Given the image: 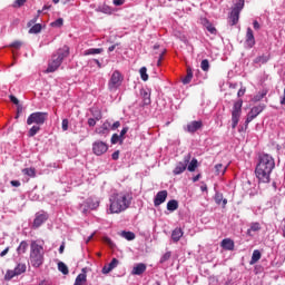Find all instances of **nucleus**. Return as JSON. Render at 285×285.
I'll return each instance as SVG.
<instances>
[{
    "instance_id": "f257e3e1",
    "label": "nucleus",
    "mask_w": 285,
    "mask_h": 285,
    "mask_svg": "<svg viewBox=\"0 0 285 285\" xmlns=\"http://www.w3.org/2000/svg\"><path fill=\"white\" fill-rule=\"evenodd\" d=\"M132 204V194L128 191H116L109 197V215H119L130 208Z\"/></svg>"
},
{
    "instance_id": "f03ea898",
    "label": "nucleus",
    "mask_w": 285,
    "mask_h": 285,
    "mask_svg": "<svg viewBox=\"0 0 285 285\" xmlns=\"http://www.w3.org/2000/svg\"><path fill=\"white\" fill-rule=\"evenodd\" d=\"M275 169V159L268 154H264L259 157V161L256 166L255 173L258 181L268 184L271 181V173Z\"/></svg>"
},
{
    "instance_id": "7ed1b4c3",
    "label": "nucleus",
    "mask_w": 285,
    "mask_h": 285,
    "mask_svg": "<svg viewBox=\"0 0 285 285\" xmlns=\"http://www.w3.org/2000/svg\"><path fill=\"white\" fill-rule=\"evenodd\" d=\"M70 55V48L68 46H63L58 49L56 53L52 55L51 60L48 63V68L45 72H57L61 63H63V59Z\"/></svg>"
},
{
    "instance_id": "20e7f679",
    "label": "nucleus",
    "mask_w": 285,
    "mask_h": 285,
    "mask_svg": "<svg viewBox=\"0 0 285 285\" xmlns=\"http://www.w3.org/2000/svg\"><path fill=\"white\" fill-rule=\"evenodd\" d=\"M43 246L37 244V240H32L30 244V264L33 268H39L43 265Z\"/></svg>"
},
{
    "instance_id": "39448f33",
    "label": "nucleus",
    "mask_w": 285,
    "mask_h": 285,
    "mask_svg": "<svg viewBox=\"0 0 285 285\" xmlns=\"http://www.w3.org/2000/svg\"><path fill=\"white\" fill-rule=\"evenodd\" d=\"M244 6H245L244 0H237V2L234 4L228 16L229 26H237V23H239V14L242 10H244Z\"/></svg>"
},
{
    "instance_id": "423d86ee",
    "label": "nucleus",
    "mask_w": 285,
    "mask_h": 285,
    "mask_svg": "<svg viewBox=\"0 0 285 285\" xmlns=\"http://www.w3.org/2000/svg\"><path fill=\"white\" fill-rule=\"evenodd\" d=\"M48 121V112L46 111H36L32 112L28 118H27V126H43Z\"/></svg>"
},
{
    "instance_id": "0eeeda50",
    "label": "nucleus",
    "mask_w": 285,
    "mask_h": 285,
    "mask_svg": "<svg viewBox=\"0 0 285 285\" xmlns=\"http://www.w3.org/2000/svg\"><path fill=\"white\" fill-rule=\"evenodd\" d=\"M242 106H244V101L237 100L232 109V128L235 130L237 128V124H239V119L242 117Z\"/></svg>"
},
{
    "instance_id": "6e6552de",
    "label": "nucleus",
    "mask_w": 285,
    "mask_h": 285,
    "mask_svg": "<svg viewBox=\"0 0 285 285\" xmlns=\"http://www.w3.org/2000/svg\"><path fill=\"white\" fill-rule=\"evenodd\" d=\"M121 83H124V75H121L119 70H115L109 79L108 89L111 92H115V90H117Z\"/></svg>"
},
{
    "instance_id": "1a4fd4ad",
    "label": "nucleus",
    "mask_w": 285,
    "mask_h": 285,
    "mask_svg": "<svg viewBox=\"0 0 285 285\" xmlns=\"http://www.w3.org/2000/svg\"><path fill=\"white\" fill-rule=\"evenodd\" d=\"M26 263H18L14 269H8L4 279L6 282H10V279H14V277H19V275H23L27 271Z\"/></svg>"
},
{
    "instance_id": "9d476101",
    "label": "nucleus",
    "mask_w": 285,
    "mask_h": 285,
    "mask_svg": "<svg viewBox=\"0 0 285 285\" xmlns=\"http://www.w3.org/2000/svg\"><path fill=\"white\" fill-rule=\"evenodd\" d=\"M92 153L97 155V157H101V155H106L108 153V144L97 140L92 144Z\"/></svg>"
},
{
    "instance_id": "9b49d317",
    "label": "nucleus",
    "mask_w": 285,
    "mask_h": 285,
    "mask_svg": "<svg viewBox=\"0 0 285 285\" xmlns=\"http://www.w3.org/2000/svg\"><path fill=\"white\" fill-rule=\"evenodd\" d=\"M188 164H190V155H187L183 161L176 164L173 170L174 175H181V173H185L186 168H188Z\"/></svg>"
},
{
    "instance_id": "f8f14e48",
    "label": "nucleus",
    "mask_w": 285,
    "mask_h": 285,
    "mask_svg": "<svg viewBox=\"0 0 285 285\" xmlns=\"http://www.w3.org/2000/svg\"><path fill=\"white\" fill-rule=\"evenodd\" d=\"M263 111H264V107H262V106L253 107L247 115V119L245 121L246 126H248L250 124V121H253V119H255Z\"/></svg>"
},
{
    "instance_id": "ddd939ff",
    "label": "nucleus",
    "mask_w": 285,
    "mask_h": 285,
    "mask_svg": "<svg viewBox=\"0 0 285 285\" xmlns=\"http://www.w3.org/2000/svg\"><path fill=\"white\" fill-rule=\"evenodd\" d=\"M168 198V191L167 190H160L157 193L155 199H154V206H161L164 202Z\"/></svg>"
},
{
    "instance_id": "4468645a",
    "label": "nucleus",
    "mask_w": 285,
    "mask_h": 285,
    "mask_svg": "<svg viewBox=\"0 0 285 285\" xmlns=\"http://www.w3.org/2000/svg\"><path fill=\"white\" fill-rule=\"evenodd\" d=\"M45 222H48V214H36V218L33 219V228H39Z\"/></svg>"
},
{
    "instance_id": "2eb2a0df",
    "label": "nucleus",
    "mask_w": 285,
    "mask_h": 285,
    "mask_svg": "<svg viewBox=\"0 0 285 285\" xmlns=\"http://www.w3.org/2000/svg\"><path fill=\"white\" fill-rule=\"evenodd\" d=\"M245 43L247 48H253L255 46V35L253 33V29L250 28H247Z\"/></svg>"
},
{
    "instance_id": "dca6fc26",
    "label": "nucleus",
    "mask_w": 285,
    "mask_h": 285,
    "mask_svg": "<svg viewBox=\"0 0 285 285\" xmlns=\"http://www.w3.org/2000/svg\"><path fill=\"white\" fill-rule=\"evenodd\" d=\"M202 126H204L202 120H194L187 125V132H197Z\"/></svg>"
},
{
    "instance_id": "f3484780",
    "label": "nucleus",
    "mask_w": 285,
    "mask_h": 285,
    "mask_svg": "<svg viewBox=\"0 0 285 285\" xmlns=\"http://www.w3.org/2000/svg\"><path fill=\"white\" fill-rule=\"evenodd\" d=\"M220 246L224 250H235V242L230 238H224Z\"/></svg>"
},
{
    "instance_id": "a211bd4d",
    "label": "nucleus",
    "mask_w": 285,
    "mask_h": 285,
    "mask_svg": "<svg viewBox=\"0 0 285 285\" xmlns=\"http://www.w3.org/2000/svg\"><path fill=\"white\" fill-rule=\"evenodd\" d=\"M181 237H184V230L180 227H176L173 232H171V239L175 244H177V242H179V239H181Z\"/></svg>"
},
{
    "instance_id": "6ab92c4d",
    "label": "nucleus",
    "mask_w": 285,
    "mask_h": 285,
    "mask_svg": "<svg viewBox=\"0 0 285 285\" xmlns=\"http://www.w3.org/2000/svg\"><path fill=\"white\" fill-rule=\"evenodd\" d=\"M146 264L139 263L132 268L131 275H144V273H146Z\"/></svg>"
},
{
    "instance_id": "aec40b11",
    "label": "nucleus",
    "mask_w": 285,
    "mask_h": 285,
    "mask_svg": "<svg viewBox=\"0 0 285 285\" xmlns=\"http://www.w3.org/2000/svg\"><path fill=\"white\" fill-rule=\"evenodd\" d=\"M215 203H216L218 206H223V208H226V204H228V199L224 198V195H223V194L217 193V194L215 195Z\"/></svg>"
},
{
    "instance_id": "412c9836",
    "label": "nucleus",
    "mask_w": 285,
    "mask_h": 285,
    "mask_svg": "<svg viewBox=\"0 0 285 285\" xmlns=\"http://www.w3.org/2000/svg\"><path fill=\"white\" fill-rule=\"evenodd\" d=\"M262 230V225L259 223H252L250 228L247 229V235L253 237V233Z\"/></svg>"
},
{
    "instance_id": "4be33fe9",
    "label": "nucleus",
    "mask_w": 285,
    "mask_h": 285,
    "mask_svg": "<svg viewBox=\"0 0 285 285\" xmlns=\"http://www.w3.org/2000/svg\"><path fill=\"white\" fill-rule=\"evenodd\" d=\"M110 128V122L109 121H105L100 128L96 129V132L98 135H106L109 131Z\"/></svg>"
},
{
    "instance_id": "5701e85b",
    "label": "nucleus",
    "mask_w": 285,
    "mask_h": 285,
    "mask_svg": "<svg viewBox=\"0 0 285 285\" xmlns=\"http://www.w3.org/2000/svg\"><path fill=\"white\" fill-rule=\"evenodd\" d=\"M266 95H268V90L263 89V90L258 91V94L256 96L253 97L252 101L257 104V101H262L264 99V97H266Z\"/></svg>"
},
{
    "instance_id": "b1692460",
    "label": "nucleus",
    "mask_w": 285,
    "mask_h": 285,
    "mask_svg": "<svg viewBox=\"0 0 285 285\" xmlns=\"http://www.w3.org/2000/svg\"><path fill=\"white\" fill-rule=\"evenodd\" d=\"M101 119V111H98L97 115H95V118H89L88 119V126L91 128H95L97 126V121H100Z\"/></svg>"
},
{
    "instance_id": "393cba45",
    "label": "nucleus",
    "mask_w": 285,
    "mask_h": 285,
    "mask_svg": "<svg viewBox=\"0 0 285 285\" xmlns=\"http://www.w3.org/2000/svg\"><path fill=\"white\" fill-rule=\"evenodd\" d=\"M177 208H179V202L176 199H171L167 203V210H170V213H174Z\"/></svg>"
},
{
    "instance_id": "a878e982",
    "label": "nucleus",
    "mask_w": 285,
    "mask_h": 285,
    "mask_svg": "<svg viewBox=\"0 0 285 285\" xmlns=\"http://www.w3.org/2000/svg\"><path fill=\"white\" fill-rule=\"evenodd\" d=\"M27 250H28V242L22 240L17 248V253H18V255H24V253H27Z\"/></svg>"
},
{
    "instance_id": "bb28decb",
    "label": "nucleus",
    "mask_w": 285,
    "mask_h": 285,
    "mask_svg": "<svg viewBox=\"0 0 285 285\" xmlns=\"http://www.w3.org/2000/svg\"><path fill=\"white\" fill-rule=\"evenodd\" d=\"M120 237H124V239H127V242H132V239H135L136 235L132 232L122 230V232H120Z\"/></svg>"
},
{
    "instance_id": "cd10ccee",
    "label": "nucleus",
    "mask_w": 285,
    "mask_h": 285,
    "mask_svg": "<svg viewBox=\"0 0 285 285\" xmlns=\"http://www.w3.org/2000/svg\"><path fill=\"white\" fill-rule=\"evenodd\" d=\"M193 81V69L190 67L187 68V75L183 78V83L186 86Z\"/></svg>"
},
{
    "instance_id": "c85d7f7f",
    "label": "nucleus",
    "mask_w": 285,
    "mask_h": 285,
    "mask_svg": "<svg viewBox=\"0 0 285 285\" xmlns=\"http://www.w3.org/2000/svg\"><path fill=\"white\" fill-rule=\"evenodd\" d=\"M227 168L228 167L224 166L223 164H217L215 166V173H216V175H224L226 173Z\"/></svg>"
},
{
    "instance_id": "c756f323",
    "label": "nucleus",
    "mask_w": 285,
    "mask_h": 285,
    "mask_svg": "<svg viewBox=\"0 0 285 285\" xmlns=\"http://www.w3.org/2000/svg\"><path fill=\"white\" fill-rule=\"evenodd\" d=\"M22 173L24 174V175H27V177H37V169H35L33 167H31V168H24V169H22Z\"/></svg>"
},
{
    "instance_id": "7c9ffc66",
    "label": "nucleus",
    "mask_w": 285,
    "mask_h": 285,
    "mask_svg": "<svg viewBox=\"0 0 285 285\" xmlns=\"http://www.w3.org/2000/svg\"><path fill=\"white\" fill-rule=\"evenodd\" d=\"M39 130H41V126L33 125L28 131V137H35V135H37V132H39Z\"/></svg>"
},
{
    "instance_id": "2f4dec72",
    "label": "nucleus",
    "mask_w": 285,
    "mask_h": 285,
    "mask_svg": "<svg viewBox=\"0 0 285 285\" xmlns=\"http://www.w3.org/2000/svg\"><path fill=\"white\" fill-rule=\"evenodd\" d=\"M197 166H198L197 159L193 158L189 165L187 166V170H189V173H195V170H197Z\"/></svg>"
},
{
    "instance_id": "473e14b6",
    "label": "nucleus",
    "mask_w": 285,
    "mask_h": 285,
    "mask_svg": "<svg viewBox=\"0 0 285 285\" xmlns=\"http://www.w3.org/2000/svg\"><path fill=\"white\" fill-rule=\"evenodd\" d=\"M101 52H104L102 48H91L85 51V56L88 57V55H101Z\"/></svg>"
},
{
    "instance_id": "72a5a7b5",
    "label": "nucleus",
    "mask_w": 285,
    "mask_h": 285,
    "mask_svg": "<svg viewBox=\"0 0 285 285\" xmlns=\"http://www.w3.org/2000/svg\"><path fill=\"white\" fill-rule=\"evenodd\" d=\"M259 259H262V253L259 250L255 249L252 255V264H257V262H259Z\"/></svg>"
},
{
    "instance_id": "f704fd0d",
    "label": "nucleus",
    "mask_w": 285,
    "mask_h": 285,
    "mask_svg": "<svg viewBox=\"0 0 285 285\" xmlns=\"http://www.w3.org/2000/svg\"><path fill=\"white\" fill-rule=\"evenodd\" d=\"M271 58L268 56H258L254 59V63H268Z\"/></svg>"
},
{
    "instance_id": "c9c22d12",
    "label": "nucleus",
    "mask_w": 285,
    "mask_h": 285,
    "mask_svg": "<svg viewBox=\"0 0 285 285\" xmlns=\"http://www.w3.org/2000/svg\"><path fill=\"white\" fill-rule=\"evenodd\" d=\"M58 271H60V273H62V275H68V273H69L68 265L65 264L63 262L58 263Z\"/></svg>"
},
{
    "instance_id": "e433bc0d",
    "label": "nucleus",
    "mask_w": 285,
    "mask_h": 285,
    "mask_svg": "<svg viewBox=\"0 0 285 285\" xmlns=\"http://www.w3.org/2000/svg\"><path fill=\"white\" fill-rule=\"evenodd\" d=\"M139 72H140V79L142 81H148V69L146 67H141Z\"/></svg>"
},
{
    "instance_id": "4c0bfd02",
    "label": "nucleus",
    "mask_w": 285,
    "mask_h": 285,
    "mask_svg": "<svg viewBox=\"0 0 285 285\" xmlns=\"http://www.w3.org/2000/svg\"><path fill=\"white\" fill-rule=\"evenodd\" d=\"M41 32V23H36L32 28L29 29L30 35H39Z\"/></svg>"
},
{
    "instance_id": "58836bf2",
    "label": "nucleus",
    "mask_w": 285,
    "mask_h": 285,
    "mask_svg": "<svg viewBox=\"0 0 285 285\" xmlns=\"http://www.w3.org/2000/svg\"><path fill=\"white\" fill-rule=\"evenodd\" d=\"M200 68L204 72H208V70H210V62L208 61V59H204L200 62Z\"/></svg>"
},
{
    "instance_id": "ea45409f",
    "label": "nucleus",
    "mask_w": 285,
    "mask_h": 285,
    "mask_svg": "<svg viewBox=\"0 0 285 285\" xmlns=\"http://www.w3.org/2000/svg\"><path fill=\"white\" fill-rule=\"evenodd\" d=\"M142 99H144V105L145 106H150V94L148 91H142L141 92Z\"/></svg>"
},
{
    "instance_id": "a19ab883",
    "label": "nucleus",
    "mask_w": 285,
    "mask_h": 285,
    "mask_svg": "<svg viewBox=\"0 0 285 285\" xmlns=\"http://www.w3.org/2000/svg\"><path fill=\"white\" fill-rule=\"evenodd\" d=\"M119 141L120 144H124V138L118 134H114L111 136V144H119Z\"/></svg>"
},
{
    "instance_id": "79ce46f5",
    "label": "nucleus",
    "mask_w": 285,
    "mask_h": 285,
    "mask_svg": "<svg viewBox=\"0 0 285 285\" xmlns=\"http://www.w3.org/2000/svg\"><path fill=\"white\" fill-rule=\"evenodd\" d=\"M83 282H86V274H79L76 277L75 284L73 285H82Z\"/></svg>"
},
{
    "instance_id": "37998d69",
    "label": "nucleus",
    "mask_w": 285,
    "mask_h": 285,
    "mask_svg": "<svg viewBox=\"0 0 285 285\" xmlns=\"http://www.w3.org/2000/svg\"><path fill=\"white\" fill-rule=\"evenodd\" d=\"M61 26H63L62 18H58L57 20H55L53 22L50 23L51 28H61Z\"/></svg>"
},
{
    "instance_id": "c03bdc74",
    "label": "nucleus",
    "mask_w": 285,
    "mask_h": 285,
    "mask_svg": "<svg viewBox=\"0 0 285 285\" xmlns=\"http://www.w3.org/2000/svg\"><path fill=\"white\" fill-rule=\"evenodd\" d=\"M170 257H173V253H170V252L165 253L160 258V264L168 262V259H170Z\"/></svg>"
},
{
    "instance_id": "a18cd8bd",
    "label": "nucleus",
    "mask_w": 285,
    "mask_h": 285,
    "mask_svg": "<svg viewBox=\"0 0 285 285\" xmlns=\"http://www.w3.org/2000/svg\"><path fill=\"white\" fill-rule=\"evenodd\" d=\"M206 30H208L210 35H217V28H215L210 22L206 24Z\"/></svg>"
},
{
    "instance_id": "49530a36",
    "label": "nucleus",
    "mask_w": 285,
    "mask_h": 285,
    "mask_svg": "<svg viewBox=\"0 0 285 285\" xmlns=\"http://www.w3.org/2000/svg\"><path fill=\"white\" fill-rule=\"evenodd\" d=\"M28 0H16L12 4V8H22V6H26V2Z\"/></svg>"
},
{
    "instance_id": "de8ad7c7",
    "label": "nucleus",
    "mask_w": 285,
    "mask_h": 285,
    "mask_svg": "<svg viewBox=\"0 0 285 285\" xmlns=\"http://www.w3.org/2000/svg\"><path fill=\"white\" fill-rule=\"evenodd\" d=\"M118 265H119V259L117 258H112L111 262L108 264L111 271H114V268H117Z\"/></svg>"
},
{
    "instance_id": "09e8293b",
    "label": "nucleus",
    "mask_w": 285,
    "mask_h": 285,
    "mask_svg": "<svg viewBox=\"0 0 285 285\" xmlns=\"http://www.w3.org/2000/svg\"><path fill=\"white\" fill-rule=\"evenodd\" d=\"M22 46H23V42L16 40L10 45V48H14L16 50H19V48H21Z\"/></svg>"
},
{
    "instance_id": "8fccbe9b",
    "label": "nucleus",
    "mask_w": 285,
    "mask_h": 285,
    "mask_svg": "<svg viewBox=\"0 0 285 285\" xmlns=\"http://www.w3.org/2000/svg\"><path fill=\"white\" fill-rule=\"evenodd\" d=\"M164 55H166V49H163L159 52V58H158V61H157V66H161V61L164 60Z\"/></svg>"
},
{
    "instance_id": "3c124183",
    "label": "nucleus",
    "mask_w": 285,
    "mask_h": 285,
    "mask_svg": "<svg viewBox=\"0 0 285 285\" xmlns=\"http://www.w3.org/2000/svg\"><path fill=\"white\" fill-rule=\"evenodd\" d=\"M9 99H10V101L12 102V104H14V106H20L19 105V99L17 98V97H14L13 95H10L9 96Z\"/></svg>"
},
{
    "instance_id": "603ef678",
    "label": "nucleus",
    "mask_w": 285,
    "mask_h": 285,
    "mask_svg": "<svg viewBox=\"0 0 285 285\" xmlns=\"http://www.w3.org/2000/svg\"><path fill=\"white\" fill-rule=\"evenodd\" d=\"M104 242H105V244H108V246H110V248H112V246H115V243H112V239H110V237H108V236L104 237Z\"/></svg>"
},
{
    "instance_id": "864d4df0",
    "label": "nucleus",
    "mask_w": 285,
    "mask_h": 285,
    "mask_svg": "<svg viewBox=\"0 0 285 285\" xmlns=\"http://www.w3.org/2000/svg\"><path fill=\"white\" fill-rule=\"evenodd\" d=\"M21 112H23V106L18 105L17 106V115H16V119H19Z\"/></svg>"
},
{
    "instance_id": "5fc2aeb1",
    "label": "nucleus",
    "mask_w": 285,
    "mask_h": 285,
    "mask_svg": "<svg viewBox=\"0 0 285 285\" xmlns=\"http://www.w3.org/2000/svg\"><path fill=\"white\" fill-rule=\"evenodd\" d=\"M88 208H90V210H95V208H97L99 206V204H90V200L86 202Z\"/></svg>"
},
{
    "instance_id": "6e6d98bb",
    "label": "nucleus",
    "mask_w": 285,
    "mask_h": 285,
    "mask_svg": "<svg viewBox=\"0 0 285 285\" xmlns=\"http://www.w3.org/2000/svg\"><path fill=\"white\" fill-rule=\"evenodd\" d=\"M112 269L108 266V265H105L104 267H102V274L104 275H108V273H110Z\"/></svg>"
},
{
    "instance_id": "4d7b16f0",
    "label": "nucleus",
    "mask_w": 285,
    "mask_h": 285,
    "mask_svg": "<svg viewBox=\"0 0 285 285\" xmlns=\"http://www.w3.org/2000/svg\"><path fill=\"white\" fill-rule=\"evenodd\" d=\"M68 124H69V121H68V119H62V130L63 131H66V130H68Z\"/></svg>"
},
{
    "instance_id": "13d9d810",
    "label": "nucleus",
    "mask_w": 285,
    "mask_h": 285,
    "mask_svg": "<svg viewBox=\"0 0 285 285\" xmlns=\"http://www.w3.org/2000/svg\"><path fill=\"white\" fill-rule=\"evenodd\" d=\"M10 184H11V186H13L14 188H19V186H21V181H19V180H11Z\"/></svg>"
},
{
    "instance_id": "bf43d9fd",
    "label": "nucleus",
    "mask_w": 285,
    "mask_h": 285,
    "mask_svg": "<svg viewBox=\"0 0 285 285\" xmlns=\"http://www.w3.org/2000/svg\"><path fill=\"white\" fill-rule=\"evenodd\" d=\"M246 95V88H240L237 92V97H244Z\"/></svg>"
},
{
    "instance_id": "052dcab7",
    "label": "nucleus",
    "mask_w": 285,
    "mask_h": 285,
    "mask_svg": "<svg viewBox=\"0 0 285 285\" xmlns=\"http://www.w3.org/2000/svg\"><path fill=\"white\" fill-rule=\"evenodd\" d=\"M111 159H114V161H117V159H119V150H116V151L111 155Z\"/></svg>"
},
{
    "instance_id": "680f3d73",
    "label": "nucleus",
    "mask_w": 285,
    "mask_h": 285,
    "mask_svg": "<svg viewBox=\"0 0 285 285\" xmlns=\"http://www.w3.org/2000/svg\"><path fill=\"white\" fill-rule=\"evenodd\" d=\"M121 126V122L116 121L111 125V130H117V128H119Z\"/></svg>"
},
{
    "instance_id": "e2e57ef3",
    "label": "nucleus",
    "mask_w": 285,
    "mask_h": 285,
    "mask_svg": "<svg viewBox=\"0 0 285 285\" xmlns=\"http://www.w3.org/2000/svg\"><path fill=\"white\" fill-rule=\"evenodd\" d=\"M129 128L128 127H124L120 131V137L124 139V135H126L128 132Z\"/></svg>"
},
{
    "instance_id": "0e129e2a",
    "label": "nucleus",
    "mask_w": 285,
    "mask_h": 285,
    "mask_svg": "<svg viewBox=\"0 0 285 285\" xmlns=\"http://www.w3.org/2000/svg\"><path fill=\"white\" fill-rule=\"evenodd\" d=\"M126 3V0H114V6H124Z\"/></svg>"
},
{
    "instance_id": "69168bd1",
    "label": "nucleus",
    "mask_w": 285,
    "mask_h": 285,
    "mask_svg": "<svg viewBox=\"0 0 285 285\" xmlns=\"http://www.w3.org/2000/svg\"><path fill=\"white\" fill-rule=\"evenodd\" d=\"M7 253H10V247H7L4 250L0 253V257H6Z\"/></svg>"
},
{
    "instance_id": "338daca9",
    "label": "nucleus",
    "mask_w": 285,
    "mask_h": 285,
    "mask_svg": "<svg viewBox=\"0 0 285 285\" xmlns=\"http://www.w3.org/2000/svg\"><path fill=\"white\" fill-rule=\"evenodd\" d=\"M253 26H254V30H259L261 28L259 22L257 20L253 22Z\"/></svg>"
},
{
    "instance_id": "774afa93",
    "label": "nucleus",
    "mask_w": 285,
    "mask_h": 285,
    "mask_svg": "<svg viewBox=\"0 0 285 285\" xmlns=\"http://www.w3.org/2000/svg\"><path fill=\"white\" fill-rule=\"evenodd\" d=\"M21 20H19V18H16L12 20L11 26H18L20 23Z\"/></svg>"
}]
</instances>
